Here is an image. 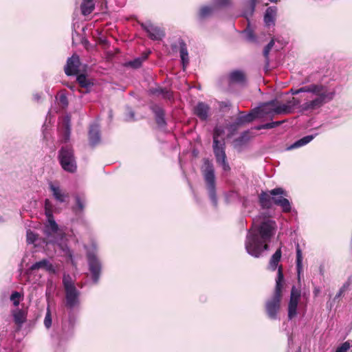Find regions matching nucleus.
Returning <instances> with one entry per match:
<instances>
[{
    "label": "nucleus",
    "instance_id": "obj_3",
    "mask_svg": "<svg viewBox=\"0 0 352 352\" xmlns=\"http://www.w3.org/2000/svg\"><path fill=\"white\" fill-rule=\"evenodd\" d=\"M47 221L44 227L46 244L56 245L63 254L67 256L73 263V252L67 245L65 234L59 230L53 215L47 217Z\"/></svg>",
    "mask_w": 352,
    "mask_h": 352
},
{
    "label": "nucleus",
    "instance_id": "obj_36",
    "mask_svg": "<svg viewBox=\"0 0 352 352\" xmlns=\"http://www.w3.org/2000/svg\"><path fill=\"white\" fill-rule=\"evenodd\" d=\"M275 205L280 207L283 212L288 213L292 210V204L286 197L283 199H276Z\"/></svg>",
    "mask_w": 352,
    "mask_h": 352
},
{
    "label": "nucleus",
    "instance_id": "obj_52",
    "mask_svg": "<svg viewBox=\"0 0 352 352\" xmlns=\"http://www.w3.org/2000/svg\"><path fill=\"white\" fill-rule=\"evenodd\" d=\"M134 112L133 111L129 108V107H127V111L126 113V117H125V120L126 121H133L135 119H134Z\"/></svg>",
    "mask_w": 352,
    "mask_h": 352
},
{
    "label": "nucleus",
    "instance_id": "obj_28",
    "mask_svg": "<svg viewBox=\"0 0 352 352\" xmlns=\"http://www.w3.org/2000/svg\"><path fill=\"white\" fill-rule=\"evenodd\" d=\"M318 134L316 133L314 135H306L302 138H300V140H298L297 141H296L295 142H294L292 144H291L288 148L287 149L288 150H292V149H294V148H299V147H301V146H303L306 144H307L308 143H309L311 140H313L314 139V138Z\"/></svg>",
    "mask_w": 352,
    "mask_h": 352
},
{
    "label": "nucleus",
    "instance_id": "obj_53",
    "mask_svg": "<svg viewBox=\"0 0 352 352\" xmlns=\"http://www.w3.org/2000/svg\"><path fill=\"white\" fill-rule=\"evenodd\" d=\"M58 100L63 107H66L68 105L67 98L65 94H61L59 96Z\"/></svg>",
    "mask_w": 352,
    "mask_h": 352
},
{
    "label": "nucleus",
    "instance_id": "obj_27",
    "mask_svg": "<svg viewBox=\"0 0 352 352\" xmlns=\"http://www.w3.org/2000/svg\"><path fill=\"white\" fill-rule=\"evenodd\" d=\"M318 134L316 133L314 135H306L302 138H300V140H298L297 141H296L295 142H294L292 144H291L288 148L287 149L288 150H292V149H294V148H299V147H301V146H303L306 144H307L308 143H309L311 140H313L314 139V138Z\"/></svg>",
    "mask_w": 352,
    "mask_h": 352
},
{
    "label": "nucleus",
    "instance_id": "obj_35",
    "mask_svg": "<svg viewBox=\"0 0 352 352\" xmlns=\"http://www.w3.org/2000/svg\"><path fill=\"white\" fill-rule=\"evenodd\" d=\"M150 93L155 96H162L164 98L170 99L171 93L167 89L162 87L153 88L150 89Z\"/></svg>",
    "mask_w": 352,
    "mask_h": 352
},
{
    "label": "nucleus",
    "instance_id": "obj_9",
    "mask_svg": "<svg viewBox=\"0 0 352 352\" xmlns=\"http://www.w3.org/2000/svg\"><path fill=\"white\" fill-rule=\"evenodd\" d=\"M272 104H274V101L265 103L264 104L252 109L246 115L239 116L238 118H236V120L241 125L250 123L257 118H262L265 115H267V112L265 111V109L268 107L269 105Z\"/></svg>",
    "mask_w": 352,
    "mask_h": 352
},
{
    "label": "nucleus",
    "instance_id": "obj_37",
    "mask_svg": "<svg viewBox=\"0 0 352 352\" xmlns=\"http://www.w3.org/2000/svg\"><path fill=\"white\" fill-rule=\"evenodd\" d=\"M70 117L69 116H66L64 118L63 121V126H64V135H63V141L65 142H67L69 140L70 133H71V124H70Z\"/></svg>",
    "mask_w": 352,
    "mask_h": 352
},
{
    "label": "nucleus",
    "instance_id": "obj_39",
    "mask_svg": "<svg viewBox=\"0 0 352 352\" xmlns=\"http://www.w3.org/2000/svg\"><path fill=\"white\" fill-rule=\"evenodd\" d=\"M13 316L15 323L18 325H21L25 321V315L21 310L16 311Z\"/></svg>",
    "mask_w": 352,
    "mask_h": 352
},
{
    "label": "nucleus",
    "instance_id": "obj_29",
    "mask_svg": "<svg viewBox=\"0 0 352 352\" xmlns=\"http://www.w3.org/2000/svg\"><path fill=\"white\" fill-rule=\"evenodd\" d=\"M296 272L298 274V278L300 279V274L302 272L303 270V265H302V261H303V256H302V252L300 248L299 243H297L296 245Z\"/></svg>",
    "mask_w": 352,
    "mask_h": 352
},
{
    "label": "nucleus",
    "instance_id": "obj_40",
    "mask_svg": "<svg viewBox=\"0 0 352 352\" xmlns=\"http://www.w3.org/2000/svg\"><path fill=\"white\" fill-rule=\"evenodd\" d=\"M281 123L282 122L280 121L272 122L264 124L258 125L256 126L255 129L256 130L273 129L279 126Z\"/></svg>",
    "mask_w": 352,
    "mask_h": 352
},
{
    "label": "nucleus",
    "instance_id": "obj_10",
    "mask_svg": "<svg viewBox=\"0 0 352 352\" xmlns=\"http://www.w3.org/2000/svg\"><path fill=\"white\" fill-rule=\"evenodd\" d=\"M75 324L76 318L71 314L68 316L67 319L62 322L60 332L58 336L60 340H64L71 338L74 332Z\"/></svg>",
    "mask_w": 352,
    "mask_h": 352
},
{
    "label": "nucleus",
    "instance_id": "obj_6",
    "mask_svg": "<svg viewBox=\"0 0 352 352\" xmlns=\"http://www.w3.org/2000/svg\"><path fill=\"white\" fill-rule=\"evenodd\" d=\"M202 173L206 182L209 197L213 206H217L218 200L216 195L214 169L213 165L208 160H206L204 162Z\"/></svg>",
    "mask_w": 352,
    "mask_h": 352
},
{
    "label": "nucleus",
    "instance_id": "obj_61",
    "mask_svg": "<svg viewBox=\"0 0 352 352\" xmlns=\"http://www.w3.org/2000/svg\"><path fill=\"white\" fill-rule=\"evenodd\" d=\"M73 87H74V86H71V87H70V89H73Z\"/></svg>",
    "mask_w": 352,
    "mask_h": 352
},
{
    "label": "nucleus",
    "instance_id": "obj_12",
    "mask_svg": "<svg viewBox=\"0 0 352 352\" xmlns=\"http://www.w3.org/2000/svg\"><path fill=\"white\" fill-rule=\"evenodd\" d=\"M300 295V290L293 286L291 290L290 299L288 305L289 320H292L297 316V308Z\"/></svg>",
    "mask_w": 352,
    "mask_h": 352
},
{
    "label": "nucleus",
    "instance_id": "obj_24",
    "mask_svg": "<svg viewBox=\"0 0 352 352\" xmlns=\"http://www.w3.org/2000/svg\"><path fill=\"white\" fill-rule=\"evenodd\" d=\"M229 80L230 83L243 85L245 83L246 77L241 70H234L230 73Z\"/></svg>",
    "mask_w": 352,
    "mask_h": 352
},
{
    "label": "nucleus",
    "instance_id": "obj_54",
    "mask_svg": "<svg viewBox=\"0 0 352 352\" xmlns=\"http://www.w3.org/2000/svg\"><path fill=\"white\" fill-rule=\"evenodd\" d=\"M346 290H349L346 288V286L343 284V285L341 287V288L339 289L338 292L335 296V299L340 298L344 292H345Z\"/></svg>",
    "mask_w": 352,
    "mask_h": 352
},
{
    "label": "nucleus",
    "instance_id": "obj_2",
    "mask_svg": "<svg viewBox=\"0 0 352 352\" xmlns=\"http://www.w3.org/2000/svg\"><path fill=\"white\" fill-rule=\"evenodd\" d=\"M276 228V222L269 219L251 228L245 241V248L248 254L254 258L261 256L263 252L268 250V243L275 234Z\"/></svg>",
    "mask_w": 352,
    "mask_h": 352
},
{
    "label": "nucleus",
    "instance_id": "obj_60",
    "mask_svg": "<svg viewBox=\"0 0 352 352\" xmlns=\"http://www.w3.org/2000/svg\"><path fill=\"white\" fill-rule=\"evenodd\" d=\"M322 271H323V270H322V266H320V274H322Z\"/></svg>",
    "mask_w": 352,
    "mask_h": 352
},
{
    "label": "nucleus",
    "instance_id": "obj_46",
    "mask_svg": "<svg viewBox=\"0 0 352 352\" xmlns=\"http://www.w3.org/2000/svg\"><path fill=\"white\" fill-rule=\"evenodd\" d=\"M243 34H245V39L248 42L255 43L256 41V38L254 34V32L252 30L247 28L243 31Z\"/></svg>",
    "mask_w": 352,
    "mask_h": 352
},
{
    "label": "nucleus",
    "instance_id": "obj_31",
    "mask_svg": "<svg viewBox=\"0 0 352 352\" xmlns=\"http://www.w3.org/2000/svg\"><path fill=\"white\" fill-rule=\"evenodd\" d=\"M273 204H276V199H283L287 196V192L282 188H276L270 190Z\"/></svg>",
    "mask_w": 352,
    "mask_h": 352
},
{
    "label": "nucleus",
    "instance_id": "obj_59",
    "mask_svg": "<svg viewBox=\"0 0 352 352\" xmlns=\"http://www.w3.org/2000/svg\"><path fill=\"white\" fill-rule=\"evenodd\" d=\"M319 292V289H315L314 291V293L315 294V296H316Z\"/></svg>",
    "mask_w": 352,
    "mask_h": 352
},
{
    "label": "nucleus",
    "instance_id": "obj_7",
    "mask_svg": "<svg viewBox=\"0 0 352 352\" xmlns=\"http://www.w3.org/2000/svg\"><path fill=\"white\" fill-rule=\"evenodd\" d=\"M58 159L63 169L69 173H74L77 164L73 149L68 146H63L58 152Z\"/></svg>",
    "mask_w": 352,
    "mask_h": 352
},
{
    "label": "nucleus",
    "instance_id": "obj_38",
    "mask_svg": "<svg viewBox=\"0 0 352 352\" xmlns=\"http://www.w3.org/2000/svg\"><path fill=\"white\" fill-rule=\"evenodd\" d=\"M63 285L64 287V289H69L72 288H75L76 286L74 283L69 274H64L63 277Z\"/></svg>",
    "mask_w": 352,
    "mask_h": 352
},
{
    "label": "nucleus",
    "instance_id": "obj_17",
    "mask_svg": "<svg viewBox=\"0 0 352 352\" xmlns=\"http://www.w3.org/2000/svg\"><path fill=\"white\" fill-rule=\"evenodd\" d=\"M273 101L274 104L269 105L268 107L265 109V111L267 112V114H287L292 112L287 103L276 104V101Z\"/></svg>",
    "mask_w": 352,
    "mask_h": 352
},
{
    "label": "nucleus",
    "instance_id": "obj_14",
    "mask_svg": "<svg viewBox=\"0 0 352 352\" xmlns=\"http://www.w3.org/2000/svg\"><path fill=\"white\" fill-rule=\"evenodd\" d=\"M141 27L147 32L148 37L155 41L162 40L164 37V31L153 25L151 21H146L141 23Z\"/></svg>",
    "mask_w": 352,
    "mask_h": 352
},
{
    "label": "nucleus",
    "instance_id": "obj_15",
    "mask_svg": "<svg viewBox=\"0 0 352 352\" xmlns=\"http://www.w3.org/2000/svg\"><path fill=\"white\" fill-rule=\"evenodd\" d=\"M80 65L79 56L74 54L72 57L69 58L67 60V64L65 66V72L67 76L76 75L79 72V67Z\"/></svg>",
    "mask_w": 352,
    "mask_h": 352
},
{
    "label": "nucleus",
    "instance_id": "obj_23",
    "mask_svg": "<svg viewBox=\"0 0 352 352\" xmlns=\"http://www.w3.org/2000/svg\"><path fill=\"white\" fill-rule=\"evenodd\" d=\"M277 13V8L276 6H271L267 8L264 15V23L266 26H274L275 24V19Z\"/></svg>",
    "mask_w": 352,
    "mask_h": 352
},
{
    "label": "nucleus",
    "instance_id": "obj_50",
    "mask_svg": "<svg viewBox=\"0 0 352 352\" xmlns=\"http://www.w3.org/2000/svg\"><path fill=\"white\" fill-rule=\"evenodd\" d=\"M286 103L289 105L292 111L295 107L297 106L300 107V101L298 98L294 97L291 100H289Z\"/></svg>",
    "mask_w": 352,
    "mask_h": 352
},
{
    "label": "nucleus",
    "instance_id": "obj_47",
    "mask_svg": "<svg viewBox=\"0 0 352 352\" xmlns=\"http://www.w3.org/2000/svg\"><path fill=\"white\" fill-rule=\"evenodd\" d=\"M77 81L82 87H88L90 85L89 80L84 74H80L77 76Z\"/></svg>",
    "mask_w": 352,
    "mask_h": 352
},
{
    "label": "nucleus",
    "instance_id": "obj_4",
    "mask_svg": "<svg viewBox=\"0 0 352 352\" xmlns=\"http://www.w3.org/2000/svg\"><path fill=\"white\" fill-rule=\"evenodd\" d=\"M284 276L282 266L278 267L277 277L276 278L275 292L271 299L265 304V309L268 317L271 320L278 319V313L280 307V300L282 296V288Z\"/></svg>",
    "mask_w": 352,
    "mask_h": 352
},
{
    "label": "nucleus",
    "instance_id": "obj_33",
    "mask_svg": "<svg viewBox=\"0 0 352 352\" xmlns=\"http://www.w3.org/2000/svg\"><path fill=\"white\" fill-rule=\"evenodd\" d=\"M281 255H282L281 249L278 248V250H276V251L274 252V254L272 256L270 261V264H269V267L272 270L274 271L277 268L278 263L281 258Z\"/></svg>",
    "mask_w": 352,
    "mask_h": 352
},
{
    "label": "nucleus",
    "instance_id": "obj_55",
    "mask_svg": "<svg viewBox=\"0 0 352 352\" xmlns=\"http://www.w3.org/2000/svg\"><path fill=\"white\" fill-rule=\"evenodd\" d=\"M344 285L346 286L348 289H352V275L348 277Z\"/></svg>",
    "mask_w": 352,
    "mask_h": 352
},
{
    "label": "nucleus",
    "instance_id": "obj_43",
    "mask_svg": "<svg viewBox=\"0 0 352 352\" xmlns=\"http://www.w3.org/2000/svg\"><path fill=\"white\" fill-rule=\"evenodd\" d=\"M27 243L29 244L34 243L38 239V234H35L30 230H28L26 232Z\"/></svg>",
    "mask_w": 352,
    "mask_h": 352
},
{
    "label": "nucleus",
    "instance_id": "obj_34",
    "mask_svg": "<svg viewBox=\"0 0 352 352\" xmlns=\"http://www.w3.org/2000/svg\"><path fill=\"white\" fill-rule=\"evenodd\" d=\"M148 54H144L140 57L135 58L133 60H130L125 63V66L130 67L133 69H138L142 66V63L147 58Z\"/></svg>",
    "mask_w": 352,
    "mask_h": 352
},
{
    "label": "nucleus",
    "instance_id": "obj_49",
    "mask_svg": "<svg viewBox=\"0 0 352 352\" xmlns=\"http://www.w3.org/2000/svg\"><path fill=\"white\" fill-rule=\"evenodd\" d=\"M224 133V129L222 126H216L214 129L213 141L219 140V138Z\"/></svg>",
    "mask_w": 352,
    "mask_h": 352
},
{
    "label": "nucleus",
    "instance_id": "obj_58",
    "mask_svg": "<svg viewBox=\"0 0 352 352\" xmlns=\"http://www.w3.org/2000/svg\"><path fill=\"white\" fill-rule=\"evenodd\" d=\"M19 296V294L17 292H15L12 294L11 298H13L14 297H16V296Z\"/></svg>",
    "mask_w": 352,
    "mask_h": 352
},
{
    "label": "nucleus",
    "instance_id": "obj_21",
    "mask_svg": "<svg viewBox=\"0 0 352 352\" xmlns=\"http://www.w3.org/2000/svg\"><path fill=\"white\" fill-rule=\"evenodd\" d=\"M39 269H43L45 271L50 273L55 272V268L54 265L47 258H44L38 262H36L35 263L32 265L30 268V270L32 271L37 270Z\"/></svg>",
    "mask_w": 352,
    "mask_h": 352
},
{
    "label": "nucleus",
    "instance_id": "obj_45",
    "mask_svg": "<svg viewBox=\"0 0 352 352\" xmlns=\"http://www.w3.org/2000/svg\"><path fill=\"white\" fill-rule=\"evenodd\" d=\"M240 126H241V125L239 124V123L238 122L236 119L233 123L228 124V130L229 132L228 136L233 135L235 133V132L238 130V129L239 128Z\"/></svg>",
    "mask_w": 352,
    "mask_h": 352
},
{
    "label": "nucleus",
    "instance_id": "obj_20",
    "mask_svg": "<svg viewBox=\"0 0 352 352\" xmlns=\"http://www.w3.org/2000/svg\"><path fill=\"white\" fill-rule=\"evenodd\" d=\"M89 144L92 146L98 145L100 142V131L98 124L94 123L90 125L89 131Z\"/></svg>",
    "mask_w": 352,
    "mask_h": 352
},
{
    "label": "nucleus",
    "instance_id": "obj_41",
    "mask_svg": "<svg viewBox=\"0 0 352 352\" xmlns=\"http://www.w3.org/2000/svg\"><path fill=\"white\" fill-rule=\"evenodd\" d=\"M44 325L46 329H50L52 327V318L50 307L48 306L46 309V314L44 318Z\"/></svg>",
    "mask_w": 352,
    "mask_h": 352
},
{
    "label": "nucleus",
    "instance_id": "obj_25",
    "mask_svg": "<svg viewBox=\"0 0 352 352\" xmlns=\"http://www.w3.org/2000/svg\"><path fill=\"white\" fill-rule=\"evenodd\" d=\"M270 191H262L259 195V203L263 208L269 209L272 206L273 201Z\"/></svg>",
    "mask_w": 352,
    "mask_h": 352
},
{
    "label": "nucleus",
    "instance_id": "obj_42",
    "mask_svg": "<svg viewBox=\"0 0 352 352\" xmlns=\"http://www.w3.org/2000/svg\"><path fill=\"white\" fill-rule=\"evenodd\" d=\"M232 0H213V5L215 8L230 6Z\"/></svg>",
    "mask_w": 352,
    "mask_h": 352
},
{
    "label": "nucleus",
    "instance_id": "obj_5",
    "mask_svg": "<svg viewBox=\"0 0 352 352\" xmlns=\"http://www.w3.org/2000/svg\"><path fill=\"white\" fill-rule=\"evenodd\" d=\"M85 248L87 250L89 270L91 275L92 281L96 284L99 281L102 270V263L98 257V245L96 243H92Z\"/></svg>",
    "mask_w": 352,
    "mask_h": 352
},
{
    "label": "nucleus",
    "instance_id": "obj_16",
    "mask_svg": "<svg viewBox=\"0 0 352 352\" xmlns=\"http://www.w3.org/2000/svg\"><path fill=\"white\" fill-rule=\"evenodd\" d=\"M151 109L155 115V122L157 126L164 129L166 126V121L165 120V113L164 109L157 104H153L151 106Z\"/></svg>",
    "mask_w": 352,
    "mask_h": 352
},
{
    "label": "nucleus",
    "instance_id": "obj_1",
    "mask_svg": "<svg viewBox=\"0 0 352 352\" xmlns=\"http://www.w3.org/2000/svg\"><path fill=\"white\" fill-rule=\"evenodd\" d=\"M293 95L302 94L301 98L305 100L300 105L303 112L312 113L331 102L335 96V91L321 84H309L299 89H292Z\"/></svg>",
    "mask_w": 352,
    "mask_h": 352
},
{
    "label": "nucleus",
    "instance_id": "obj_32",
    "mask_svg": "<svg viewBox=\"0 0 352 352\" xmlns=\"http://www.w3.org/2000/svg\"><path fill=\"white\" fill-rule=\"evenodd\" d=\"M80 7L82 14L85 16L91 14L95 8L94 0H83Z\"/></svg>",
    "mask_w": 352,
    "mask_h": 352
},
{
    "label": "nucleus",
    "instance_id": "obj_56",
    "mask_svg": "<svg viewBox=\"0 0 352 352\" xmlns=\"http://www.w3.org/2000/svg\"><path fill=\"white\" fill-rule=\"evenodd\" d=\"M6 219H7L6 217L0 214V223L5 222L6 221Z\"/></svg>",
    "mask_w": 352,
    "mask_h": 352
},
{
    "label": "nucleus",
    "instance_id": "obj_22",
    "mask_svg": "<svg viewBox=\"0 0 352 352\" xmlns=\"http://www.w3.org/2000/svg\"><path fill=\"white\" fill-rule=\"evenodd\" d=\"M210 107L202 102H198L195 106V114L201 120H206L208 118Z\"/></svg>",
    "mask_w": 352,
    "mask_h": 352
},
{
    "label": "nucleus",
    "instance_id": "obj_13",
    "mask_svg": "<svg viewBox=\"0 0 352 352\" xmlns=\"http://www.w3.org/2000/svg\"><path fill=\"white\" fill-rule=\"evenodd\" d=\"M65 306L69 309L78 307L80 305V292L76 288L65 290Z\"/></svg>",
    "mask_w": 352,
    "mask_h": 352
},
{
    "label": "nucleus",
    "instance_id": "obj_30",
    "mask_svg": "<svg viewBox=\"0 0 352 352\" xmlns=\"http://www.w3.org/2000/svg\"><path fill=\"white\" fill-rule=\"evenodd\" d=\"M76 206L73 208L74 212L78 214L83 212L86 206V199L84 195L75 196Z\"/></svg>",
    "mask_w": 352,
    "mask_h": 352
},
{
    "label": "nucleus",
    "instance_id": "obj_19",
    "mask_svg": "<svg viewBox=\"0 0 352 352\" xmlns=\"http://www.w3.org/2000/svg\"><path fill=\"white\" fill-rule=\"evenodd\" d=\"M259 0H248L244 3V8L242 15L249 21V19L253 15L255 7ZM271 3H278L280 0H269Z\"/></svg>",
    "mask_w": 352,
    "mask_h": 352
},
{
    "label": "nucleus",
    "instance_id": "obj_48",
    "mask_svg": "<svg viewBox=\"0 0 352 352\" xmlns=\"http://www.w3.org/2000/svg\"><path fill=\"white\" fill-rule=\"evenodd\" d=\"M351 342L347 340L340 344L336 349V352H348L351 346Z\"/></svg>",
    "mask_w": 352,
    "mask_h": 352
},
{
    "label": "nucleus",
    "instance_id": "obj_51",
    "mask_svg": "<svg viewBox=\"0 0 352 352\" xmlns=\"http://www.w3.org/2000/svg\"><path fill=\"white\" fill-rule=\"evenodd\" d=\"M274 45V40H272L264 48V50H263V54H264V56L265 57L266 59L268 58V55H269V53L270 52V50H272V48L273 47Z\"/></svg>",
    "mask_w": 352,
    "mask_h": 352
},
{
    "label": "nucleus",
    "instance_id": "obj_18",
    "mask_svg": "<svg viewBox=\"0 0 352 352\" xmlns=\"http://www.w3.org/2000/svg\"><path fill=\"white\" fill-rule=\"evenodd\" d=\"M216 8L214 6L205 4L201 6L197 11V17L199 21H203L204 20L210 18L212 16L215 11Z\"/></svg>",
    "mask_w": 352,
    "mask_h": 352
},
{
    "label": "nucleus",
    "instance_id": "obj_8",
    "mask_svg": "<svg viewBox=\"0 0 352 352\" xmlns=\"http://www.w3.org/2000/svg\"><path fill=\"white\" fill-rule=\"evenodd\" d=\"M225 147L224 140L213 141L212 148L217 163L222 167L224 171H229L230 167L226 160Z\"/></svg>",
    "mask_w": 352,
    "mask_h": 352
},
{
    "label": "nucleus",
    "instance_id": "obj_26",
    "mask_svg": "<svg viewBox=\"0 0 352 352\" xmlns=\"http://www.w3.org/2000/svg\"><path fill=\"white\" fill-rule=\"evenodd\" d=\"M179 54L183 68L185 69L186 67L188 65L189 58L186 45L182 40L179 41Z\"/></svg>",
    "mask_w": 352,
    "mask_h": 352
},
{
    "label": "nucleus",
    "instance_id": "obj_44",
    "mask_svg": "<svg viewBox=\"0 0 352 352\" xmlns=\"http://www.w3.org/2000/svg\"><path fill=\"white\" fill-rule=\"evenodd\" d=\"M53 204L51 201L49 199H45V212L46 217H50L53 215Z\"/></svg>",
    "mask_w": 352,
    "mask_h": 352
},
{
    "label": "nucleus",
    "instance_id": "obj_57",
    "mask_svg": "<svg viewBox=\"0 0 352 352\" xmlns=\"http://www.w3.org/2000/svg\"><path fill=\"white\" fill-rule=\"evenodd\" d=\"M33 98L35 100L38 101L40 99L41 96L38 94H34Z\"/></svg>",
    "mask_w": 352,
    "mask_h": 352
},
{
    "label": "nucleus",
    "instance_id": "obj_11",
    "mask_svg": "<svg viewBox=\"0 0 352 352\" xmlns=\"http://www.w3.org/2000/svg\"><path fill=\"white\" fill-rule=\"evenodd\" d=\"M49 189L54 199L60 203H67L69 199V193L63 190L58 182H50L48 184Z\"/></svg>",
    "mask_w": 352,
    "mask_h": 352
}]
</instances>
